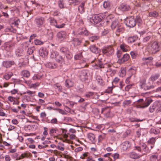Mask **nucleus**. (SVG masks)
Wrapping results in <instances>:
<instances>
[{
  "label": "nucleus",
  "mask_w": 161,
  "mask_h": 161,
  "mask_svg": "<svg viewBox=\"0 0 161 161\" xmlns=\"http://www.w3.org/2000/svg\"><path fill=\"white\" fill-rule=\"evenodd\" d=\"M161 45L158 41L151 42L148 46V52L151 54H156L161 50Z\"/></svg>",
  "instance_id": "nucleus-1"
},
{
  "label": "nucleus",
  "mask_w": 161,
  "mask_h": 161,
  "mask_svg": "<svg viewBox=\"0 0 161 161\" xmlns=\"http://www.w3.org/2000/svg\"><path fill=\"white\" fill-rule=\"evenodd\" d=\"M102 51L104 54L110 56L113 54L114 49L111 46H109L103 47L102 49Z\"/></svg>",
  "instance_id": "nucleus-2"
},
{
  "label": "nucleus",
  "mask_w": 161,
  "mask_h": 161,
  "mask_svg": "<svg viewBox=\"0 0 161 161\" xmlns=\"http://www.w3.org/2000/svg\"><path fill=\"white\" fill-rule=\"evenodd\" d=\"M45 22V19L43 17H37L34 20L35 23L38 28H40L43 26Z\"/></svg>",
  "instance_id": "nucleus-3"
},
{
  "label": "nucleus",
  "mask_w": 161,
  "mask_h": 161,
  "mask_svg": "<svg viewBox=\"0 0 161 161\" xmlns=\"http://www.w3.org/2000/svg\"><path fill=\"white\" fill-rule=\"evenodd\" d=\"M146 79L143 78L141 80L139 81V86L141 88L147 90L153 89L154 87L153 85L148 86L146 83Z\"/></svg>",
  "instance_id": "nucleus-4"
},
{
  "label": "nucleus",
  "mask_w": 161,
  "mask_h": 161,
  "mask_svg": "<svg viewBox=\"0 0 161 161\" xmlns=\"http://www.w3.org/2000/svg\"><path fill=\"white\" fill-rule=\"evenodd\" d=\"M135 148L136 150L141 153L144 152L147 153H149L150 151L145 144L143 143H141L139 146L135 147Z\"/></svg>",
  "instance_id": "nucleus-5"
},
{
  "label": "nucleus",
  "mask_w": 161,
  "mask_h": 161,
  "mask_svg": "<svg viewBox=\"0 0 161 161\" xmlns=\"http://www.w3.org/2000/svg\"><path fill=\"white\" fill-rule=\"evenodd\" d=\"M161 103L158 102H156L153 105L149 108V111L150 112L152 113L156 111V112H158L161 111Z\"/></svg>",
  "instance_id": "nucleus-6"
},
{
  "label": "nucleus",
  "mask_w": 161,
  "mask_h": 161,
  "mask_svg": "<svg viewBox=\"0 0 161 161\" xmlns=\"http://www.w3.org/2000/svg\"><path fill=\"white\" fill-rule=\"evenodd\" d=\"M103 19V17L99 14H96L92 16L90 21L92 23L96 24L100 22Z\"/></svg>",
  "instance_id": "nucleus-7"
},
{
  "label": "nucleus",
  "mask_w": 161,
  "mask_h": 161,
  "mask_svg": "<svg viewBox=\"0 0 161 161\" xmlns=\"http://www.w3.org/2000/svg\"><path fill=\"white\" fill-rule=\"evenodd\" d=\"M126 21V25L129 27H133L136 25L135 20L132 17L127 18Z\"/></svg>",
  "instance_id": "nucleus-8"
},
{
  "label": "nucleus",
  "mask_w": 161,
  "mask_h": 161,
  "mask_svg": "<svg viewBox=\"0 0 161 161\" xmlns=\"http://www.w3.org/2000/svg\"><path fill=\"white\" fill-rule=\"evenodd\" d=\"M111 64H106V68H107L108 69L106 71V72L108 74L111 76H113L116 73V71L115 70L112 69L111 68Z\"/></svg>",
  "instance_id": "nucleus-9"
},
{
  "label": "nucleus",
  "mask_w": 161,
  "mask_h": 161,
  "mask_svg": "<svg viewBox=\"0 0 161 161\" xmlns=\"http://www.w3.org/2000/svg\"><path fill=\"white\" fill-rule=\"evenodd\" d=\"M51 57L52 58L55 57L56 58V61L58 62L62 63L64 62V58L58 55H56V54L54 52L52 53Z\"/></svg>",
  "instance_id": "nucleus-10"
},
{
  "label": "nucleus",
  "mask_w": 161,
  "mask_h": 161,
  "mask_svg": "<svg viewBox=\"0 0 161 161\" xmlns=\"http://www.w3.org/2000/svg\"><path fill=\"white\" fill-rule=\"evenodd\" d=\"M14 46V44L11 42H7L4 43L3 47L5 50L10 52L12 50V47Z\"/></svg>",
  "instance_id": "nucleus-11"
},
{
  "label": "nucleus",
  "mask_w": 161,
  "mask_h": 161,
  "mask_svg": "<svg viewBox=\"0 0 161 161\" xmlns=\"http://www.w3.org/2000/svg\"><path fill=\"white\" fill-rule=\"evenodd\" d=\"M80 78L82 81H84L88 79V71L86 70H82L80 75Z\"/></svg>",
  "instance_id": "nucleus-12"
},
{
  "label": "nucleus",
  "mask_w": 161,
  "mask_h": 161,
  "mask_svg": "<svg viewBox=\"0 0 161 161\" xmlns=\"http://www.w3.org/2000/svg\"><path fill=\"white\" fill-rule=\"evenodd\" d=\"M118 9L122 11H125L129 10L130 9V8L129 5L122 3L119 6Z\"/></svg>",
  "instance_id": "nucleus-13"
},
{
  "label": "nucleus",
  "mask_w": 161,
  "mask_h": 161,
  "mask_svg": "<svg viewBox=\"0 0 161 161\" xmlns=\"http://www.w3.org/2000/svg\"><path fill=\"white\" fill-rule=\"evenodd\" d=\"M15 63L14 61H5L3 62V66L6 68H8L11 67L12 65H14Z\"/></svg>",
  "instance_id": "nucleus-14"
},
{
  "label": "nucleus",
  "mask_w": 161,
  "mask_h": 161,
  "mask_svg": "<svg viewBox=\"0 0 161 161\" xmlns=\"http://www.w3.org/2000/svg\"><path fill=\"white\" fill-rule=\"evenodd\" d=\"M121 24L117 20H114L111 22V28L112 30H115Z\"/></svg>",
  "instance_id": "nucleus-15"
},
{
  "label": "nucleus",
  "mask_w": 161,
  "mask_h": 161,
  "mask_svg": "<svg viewBox=\"0 0 161 161\" xmlns=\"http://www.w3.org/2000/svg\"><path fill=\"white\" fill-rule=\"evenodd\" d=\"M39 54L42 57H45L48 55L47 51L43 48H41L39 50Z\"/></svg>",
  "instance_id": "nucleus-16"
},
{
  "label": "nucleus",
  "mask_w": 161,
  "mask_h": 161,
  "mask_svg": "<svg viewBox=\"0 0 161 161\" xmlns=\"http://www.w3.org/2000/svg\"><path fill=\"white\" fill-rule=\"evenodd\" d=\"M66 32L64 31H61L58 33L57 36L58 38L61 41L64 39L66 36Z\"/></svg>",
  "instance_id": "nucleus-17"
},
{
  "label": "nucleus",
  "mask_w": 161,
  "mask_h": 161,
  "mask_svg": "<svg viewBox=\"0 0 161 161\" xmlns=\"http://www.w3.org/2000/svg\"><path fill=\"white\" fill-rule=\"evenodd\" d=\"M129 57L130 56L129 54H125L122 58L118 60V62L120 64L123 63L127 61L129 59Z\"/></svg>",
  "instance_id": "nucleus-18"
},
{
  "label": "nucleus",
  "mask_w": 161,
  "mask_h": 161,
  "mask_svg": "<svg viewBox=\"0 0 161 161\" xmlns=\"http://www.w3.org/2000/svg\"><path fill=\"white\" fill-rule=\"evenodd\" d=\"M143 155V154L142 155H139L135 152H132L129 154V156L131 158L136 159L140 158L142 157Z\"/></svg>",
  "instance_id": "nucleus-19"
},
{
  "label": "nucleus",
  "mask_w": 161,
  "mask_h": 161,
  "mask_svg": "<svg viewBox=\"0 0 161 161\" xmlns=\"http://www.w3.org/2000/svg\"><path fill=\"white\" fill-rule=\"evenodd\" d=\"M115 30V33L117 36H119L120 34L123 33L125 31L124 28L122 26L121 24Z\"/></svg>",
  "instance_id": "nucleus-20"
},
{
  "label": "nucleus",
  "mask_w": 161,
  "mask_h": 161,
  "mask_svg": "<svg viewBox=\"0 0 161 161\" xmlns=\"http://www.w3.org/2000/svg\"><path fill=\"white\" fill-rule=\"evenodd\" d=\"M158 159V154L157 153L153 154L150 156L149 161H157Z\"/></svg>",
  "instance_id": "nucleus-21"
},
{
  "label": "nucleus",
  "mask_w": 161,
  "mask_h": 161,
  "mask_svg": "<svg viewBox=\"0 0 161 161\" xmlns=\"http://www.w3.org/2000/svg\"><path fill=\"white\" fill-rule=\"evenodd\" d=\"M106 64H103L101 62H100L98 64H97L94 66V68L96 69H100V71H103V69L106 68Z\"/></svg>",
  "instance_id": "nucleus-22"
},
{
  "label": "nucleus",
  "mask_w": 161,
  "mask_h": 161,
  "mask_svg": "<svg viewBox=\"0 0 161 161\" xmlns=\"http://www.w3.org/2000/svg\"><path fill=\"white\" fill-rule=\"evenodd\" d=\"M153 102L151 98H148L146 99L145 101L142 103V105L144 108L147 107Z\"/></svg>",
  "instance_id": "nucleus-23"
},
{
  "label": "nucleus",
  "mask_w": 161,
  "mask_h": 161,
  "mask_svg": "<svg viewBox=\"0 0 161 161\" xmlns=\"http://www.w3.org/2000/svg\"><path fill=\"white\" fill-rule=\"evenodd\" d=\"M85 2V1L83 2L78 7V11L81 14H82L85 12L84 6Z\"/></svg>",
  "instance_id": "nucleus-24"
},
{
  "label": "nucleus",
  "mask_w": 161,
  "mask_h": 161,
  "mask_svg": "<svg viewBox=\"0 0 161 161\" xmlns=\"http://www.w3.org/2000/svg\"><path fill=\"white\" fill-rule=\"evenodd\" d=\"M87 137L90 142L94 143L96 141L95 135L92 133H89L87 134Z\"/></svg>",
  "instance_id": "nucleus-25"
},
{
  "label": "nucleus",
  "mask_w": 161,
  "mask_h": 161,
  "mask_svg": "<svg viewBox=\"0 0 161 161\" xmlns=\"http://www.w3.org/2000/svg\"><path fill=\"white\" fill-rule=\"evenodd\" d=\"M21 75L23 77L28 78L30 76V72L26 70H22L20 73Z\"/></svg>",
  "instance_id": "nucleus-26"
},
{
  "label": "nucleus",
  "mask_w": 161,
  "mask_h": 161,
  "mask_svg": "<svg viewBox=\"0 0 161 161\" xmlns=\"http://www.w3.org/2000/svg\"><path fill=\"white\" fill-rule=\"evenodd\" d=\"M131 145L129 142L125 141L122 143V148L123 150H126L130 147Z\"/></svg>",
  "instance_id": "nucleus-27"
},
{
  "label": "nucleus",
  "mask_w": 161,
  "mask_h": 161,
  "mask_svg": "<svg viewBox=\"0 0 161 161\" xmlns=\"http://www.w3.org/2000/svg\"><path fill=\"white\" fill-rule=\"evenodd\" d=\"M78 32L79 34L80 35H84L85 36H87L88 34V31L84 28L79 29Z\"/></svg>",
  "instance_id": "nucleus-28"
},
{
  "label": "nucleus",
  "mask_w": 161,
  "mask_h": 161,
  "mask_svg": "<svg viewBox=\"0 0 161 161\" xmlns=\"http://www.w3.org/2000/svg\"><path fill=\"white\" fill-rule=\"evenodd\" d=\"M46 66L47 67L49 68L54 69L57 67V64L55 63L48 62L46 64Z\"/></svg>",
  "instance_id": "nucleus-29"
},
{
  "label": "nucleus",
  "mask_w": 161,
  "mask_h": 161,
  "mask_svg": "<svg viewBox=\"0 0 161 161\" xmlns=\"http://www.w3.org/2000/svg\"><path fill=\"white\" fill-rule=\"evenodd\" d=\"M96 80L100 85L103 86L104 85V82L100 76L97 75L96 77Z\"/></svg>",
  "instance_id": "nucleus-30"
},
{
  "label": "nucleus",
  "mask_w": 161,
  "mask_h": 161,
  "mask_svg": "<svg viewBox=\"0 0 161 161\" xmlns=\"http://www.w3.org/2000/svg\"><path fill=\"white\" fill-rule=\"evenodd\" d=\"M120 48L124 52H126L129 50V47L126 44L123 43L120 45Z\"/></svg>",
  "instance_id": "nucleus-31"
},
{
  "label": "nucleus",
  "mask_w": 161,
  "mask_h": 161,
  "mask_svg": "<svg viewBox=\"0 0 161 161\" xmlns=\"http://www.w3.org/2000/svg\"><path fill=\"white\" fill-rule=\"evenodd\" d=\"M90 49L92 52L94 53H98V49L95 45L91 46L90 47Z\"/></svg>",
  "instance_id": "nucleus-32"
},
{
  "label": "nucleus",
  "mask_w": 161,
  "mask_h": 161,
  "mask_svg": "<svg viewBox=\"0 0 161 161\" xmlns=\"http://www.w3.org/2000/svg\"><path fill=\"white\" fill-rule=\"evenodd\" d=\"M74 82L70 79L66 80L65 81V86H66L70 87L73 86Z\"/></svg>",
  "instance_id": "nucleus-33"
},
{
  "label": "nucleus",
  "mask_w": 161,
  "mask_h": 161,
  "mask_svg": "<svg viewBox=\"0 0 161 161\" xmlns=\"http://www.w3.org/2000/svg\"><path fill=\"white\" fill-rule=\"evenodd\" d=\"M137 38L138 37L136 36L130 37L127 39L128 42L130 43L133 42L137 40Z\"/></svg>",
  "instance_id": "nucleus-34"
},
{
  "label": "nucleus",
  "mask_w": 161,
  "mask_h": 161,
  "mask_svg": "<svg viewBox=\"0 0 161 161\" xmlns=\"http://www.w3.org/2000/svg\"><path fill=\"white\" fill-rule=\"evenodd\" d=\"M160 76V75L159 74H156L155 75H152L150 78V80L153 82L158 79Z\"/></svg>",
  "instance_id": "nucleus-35"
},
{
  "label": "nucleus",
  "mask_w": 161,
  "mask_h": 161,
  "mask_svg": "<svg viewBox=\"0 0 161 161\" xmlns=\"http://www.w3.org/2000/svg\"><path fill=\"white\" fill-rule=\"evenodd\" d=\"M53 87L58 92H61L62 90V87L61 85L58 83H56L53 85Z\"/></svg>",
  "instance_id": "nucleus-36"
},
{
  "label": "nucleus",
  "mask_w": 161,
  "mask_h": 161,
  "mask_svg": "<svg viewBox=\"0 0 161 161\" xmlns=\"http://www.w3.org/2000/svg\"><path fill=\"white\" fill-rule=\"evenodd\" d=\"M60 51L62 53L66 54L69 53V51L68 48L66 47H63L60 49Z\"/></svg>",
  "instance_id": "nucleus-37"
},
{
  "label": "nucleus",
  "mask_w": 161,
  "mask_h": 161,
  "mask_svg": "<svg viewBox=\"0 0 161 161\" xmlns=\"http://www.w3.org/2000/svg\"><path fill=\"white\" fill-rule=\"evenodd\" d=\"M114 15L112 14H110L106 18L107 22H112L113 21L112 20V19H114Z\"/></svg>",
  "instance_id": "nucleus-38"
},
{
  "label": "nucleus",
  "mask_w": 161,
  "mask_h": 161,
  "mask_svg": "<svg viewBox=\"0 0 161 161\" xmlns=\"http://www.w3.org/2000/svg\"><path fill=\"white\" fill-rule=\"evenodd\" d=\"M73 44L75 46L80 45L81 43V42L80 40L77 38H75L73 39Z\"/></svg>",
  "instance_id": "nucleus-39"
},
{
  "label": "nucleus",
  "mask_w": 161,
  "mask_h": 161,
  "mask_svg": "<svg viewBox=\"0 0 161 161\" xmlns=\"http://www.w3.org/2000/svg\"><path fill=\"white\" fill-rule=\"evenodd\" d=\"M149 15L150 17H156L158 16V14L157 12L154 11L149 13Z\"/></svg>",
  "instance_id": "nucleus-40"
},
{
  "label": "nucleus",
  "mask_w": 161,
  "mask_h": 161,
  "mask_svg": "<svg viewBox=\"0 0 161 161\" xmlns=\"http://www.w3.org/2000/svg\"><path fill=\"white\" fill-rule=\"evenodd\" d=\"M19 97H14L11 96H8V100L10 102H14L15 100H18Z\"/></svg>",
  "instance_id": "nucleus-41"
},
{
  "label": "nucleus",
  "mask_w": 161,
  "mask_h": 161,
  "mask_svg": "<svg viewBox=\"0 0 161 161\" xmlns=\"http://www.w3.org/2000/svg\"><path fill=\"white\" fill-rule=\"evenodd\" d=\"M132 103V101L131 100H126L124 101L123 103V106L125 107L126 106H129Z\"/></svg>",
  "instance_id": "nucleus-42"
},
{
  "label": "nucleus",
  "mask_w": 161,
  "mask_h": 161,
  "mask_svg": "<svg viewBox=\"0 0 161 161\" xmlns=\"http://www.w3.org/2000/svg\"><path fill=\"white\" fill-rule=\"evenodd\" d=\"M82 53H80L75 55V58L76 60H80L82 58Z\"/></svg>",
  "instance_id": "nucleus-43"
},
{
  "label": "nucleus",
  "mask_w": 161,
  "mask_h": 161,
  "mask_svg": "<svg viewBox=\"0 0 161 161\" xmlns=\"http://www.w3.org/2000/svg\"><path fill=\"white\" fill-rule=\"evenodd\" d=\"M80 0H69V2L71 4L74 5H77L80 2Z\"/></svg>",
  "instance_id": "nucleus-44"
},
{
  "label": "nucleus",
  "mask_w": 161,
  "mask_h": 161,
  "mask_svg": "<svg viewBox=\"0 0 161 161\" xmlns=\"http://www.w3.org/2000/svg\"><path fill=\"white\" fill-rule=\"evenodd\" d=\"M34 43L36 45H42L43 44L44 42L39 39H36L34 41Z\"/></svg>",
  "instance_id": "nucleus-45"
},
{
  "label": "nucleus",
  "mask_w": 161,
  "mask_h": 161,
  "mask_svg": "<svg viewBox=\"0 0 161 161\" xmlns=\"http://www.w3.org/2000/svg\"><path fill=\"white\" fill-rule=\"evenodd\" d=\"M130 54L132 58L133 59L136 58L137 56V53L136 51L131 52L130 53Z\"/></svg>",
  "instance_id": "nucleus-46"
},
{
  "label": "nucleus",
  "mask_w": 161,
  "mask_h": 161,
  "mask_svg": "<svg viewBox=\"0 0 161 161\" xmlns=\"http://www.w3.org/2000/svg\"><path fill=\"white\" fill-rule=\"evenodd\" d=\"M103 7L104 8H109L110 6V3L109 2L105 1L103 3Z\"/></svg>",
  "instance_id": "nucleus-47"
},
{
  "label": "nucleus",
  "mask_w": 161,
  "mask_h": 161,
  "mask_svg": "<svg viewBox=\"0 0 161 161\" xmlns=\"http://www.w3.org/2000/svg\"><path fill=\"white\" fill-rule=\"evenodd\" d=\"M13 74L12 73H10L8 74H7L5 75L4 76V78L6 80H8L13 75Z\"/></svg>",
  "instance_id": "nucleus-48"
},
{
  "label": "nucleus",
  "mask_w": 161,
  "mask_h": 161,
  "mask_svg": "<svg viewBox=\"0 0 161 161\" xmlns=\"http://www.w3.org/2000/svg\"><path fill=\"white\" fill-rule=\"evenodd\" d=\"M40 85V83H36L34 84H31L30 86V88H34V89L36 88L37 87L39 86Z\"/></svg>",
  "instance_id": "nucleus-49"
},
{
  "label": "nucleus",
  "mask_w": 161,
  "mask_h": 161,
  "mask_svg": "<svg viewBox=\"0 0 161 161\" xmlns=\"http://www.w3.org/2000/svg\"><path fill=\"white\" fill-rule=\"evenodd\" d=\"M16 52L18 56H20L23 54V51L22 49H18Z\"/></svg>",
  "instance_id": "nucleus-50"
},
{
  "label": "nucleus",
  "mask_w": 161,
  "mask_h": 161,
  "mask_svg": "<svg viewBox=\"0 0 161 161\" xmlns=\"http://www.w3.org/2000/svg\"><path fill=\"white\" fill-rule=\"evenodd\" d=\"M99 37L98 36H95L90 37L89 38V39L90 41H91L92 42H93L95 40H98L99 39Z\"/></svg>",
  "instance_id": "nucleus-51"
},
{
  "label": "nucleus",
  "mask_w": 161,
  "mask_h": 161,
  "mask_svg": "<svg viewBox=\"0 0 161 161\" xmlns=\"http://www.w3.org/2000/svg\"><path fill=\"white\" fill-rule=\"evenodd\" d=\"M156 141L155 138L152 137L148 141V143L151 144H154Z\"/></svg>",
  "instance_id": "nucleus-52"
},
{
  "label": "nucleus",
  "mask_w": 161,
  "mask_h": 161,
  "mask_svg": "<svg viewBox=\"0 0 161 161\" xmlns=\"http://www.w3.org/2000/svg\"><path fill=\"white\" fill-rule=\"evenodd\" d=\"M50 22L52 25H53L55 26L57 24V22L56 20L52 18L50 19Z\"/></svg>",
  "instance_id": "nucleus-53"
},
{
  "label": "nucleus",
  "mask_w": 161,
  "mask_h": 161,
  "mask_svg": "<svg viewBox=\"0 0 161 161\" xmlns=\"http://www.w3.org/2000/svg\"><path fill=\"white\" fill-rule=\"evenodd\" d=\"M111 157L113 158L114 160V161L119 158V154L117 153L113 154H111Z\"/></svg>",
  "instance_id": "nucleus-54"
},
{
  "label": "nucleus",
  "mask_w": 161,
  "mask_h": 161,
  "mask_svg": "<svg viewBox=\"0 0 161 161\" xmlns=\"http://www.w3.org/2000/svg\"><path fill=\"white\" fill-rule=\"evenodd\" d=\"M35 93L36 92L35 91L33 92L30 90H28L26 92H24V94H25L26 93L31 96H34Z\"/></svg>",
  "instance_id": "nucleus-55"
},
{
  "label": "nucleus",
  "mask_w": 161,
  "mask_h": 161,
  "mask_svg": "<svg viewBox=\"0 0 161 161\" xmlns=\"http://www.w3.org/2000/svg\"><path fill=\"white\" fill-rule=\"evenodd\" d=\"M151 36H148L143 38V42H146L148 41L151 38Z\"/></svg>",
  "instance_id": "nucleus-56"
},
{
  "label": "nucleus",
  "mask_w": 161,
  "mask_h": 161,
  "mask_svg": "<svg viewBox=\"0 0 161 161\" xmlns=\"http://www.w3.org/2000/svg\"><path fill=\"white\" fill-rule=\"evenodd\" d=\"M105 136L104 134H103L99 135L98 136V141L99 142H101L105 138Z\"/></svg>",
  "instance_id": "nucleus-57"
},
{
  "label": "nucleus",
  "mask_w": 161,
  "mask_h": 161,
  "mask_svg": "<svg viewBox=\"0 0 161 161\" xmlns=\"http://www.w3.org/2000/svg\"><path fill=\"white\" fill-rule=\"evenodd\" d=\"M136 23H137L139 24V25L142 22V20L139 16H137L136 17V20H135Z\"/></svg>",
  "instance_id": "nucleus-58"
},
{
  "label": "nucleus",
  "mask_w": 161,
  "mask_h": 161,
  "mask_svg": "<svg viewBox=\"0 0 161 161\" xmlns=\"http://www.w3.org/2000/svg\"><path fill=\"white\" fill-rule=\"evenodd\" d=\"M125 74V71L124 69H121L119 74V76L121 77L124 76Z\"/></svg>",
  "instance_id": "nucleus-59"
},
{
  "label": "nucleus",
  "mask_w": 161,
  "mask_h": 161,
  "mask_svg": "<svg viewBox=\"0 0 161 161\" xmlns=\"http://www.w3.org/2000/svg\"><path fill=\"white\" fill-rule=\"evenodd\" d=\"M119 79L118 77H116L113 80L112 83L113 84H116L118 83L119 81Z\"/></svg>",
  "instance_id": "nucleus-60"
},
{
  "label": "nucleus",
  "mask_w": 161,
  "mask_h": 161,
  "mask_svg": "<svg viewBox=\"0 0 161 161\" xmlns=\"http://www.w3.org/2000/svg\"><path fill=\"white\" fill-rule=\"evenodd\" d=\"M34 48L33 47L28 48L27 52L29 54H31L33 52L34 50Z\"/></svg>",
  "instance_id": "nucleus-61"
},
{
  "label": "nucleus",
  "mask_w": 161,
  "mask_h": 161,
  "mask_svg": "<svg viewBox=\"0 0 161 161\" xmlns=\"http://www.w3.org/2000/svg\"><path fill=\"white\" fill-rule=\"evenodd\" d=\"M58 6L60 8H64V3L63 0H59L58 2Z\"/></svg>",
  "instance_id": "nucleus-62"
},
{
  "label": "nucleus",
  "mask_w": 161,
  "mask_h": 161,
  "mask_svg": "<svg viewBox=\"0 0 161 161\" xmlns=\"http://www.w3.org/2000/svg\"><path fill=\"white\" fill-rule=\"evenodd\" d=\"M113 87H108V88L105 90V92L108 93H112Z\"/></svg>",
  "instance_id": "nucleus-63"
},
{
  "label": "nucleus",
  "mask_w": 161,
  "mask_h": 161,
  "mask_svg": "<svg viewBox=\"0 0 161 161\" xmlns=\"http://www.w3.org/2000/svg\"><path fill=\"white\" fill-rule=\"evenodd\" d=\"M83 161H95V160L91 156H88L86 159H84V160Z\"/></svg>",
  "instance_id": "nucleus-64"
}]
</instances>
